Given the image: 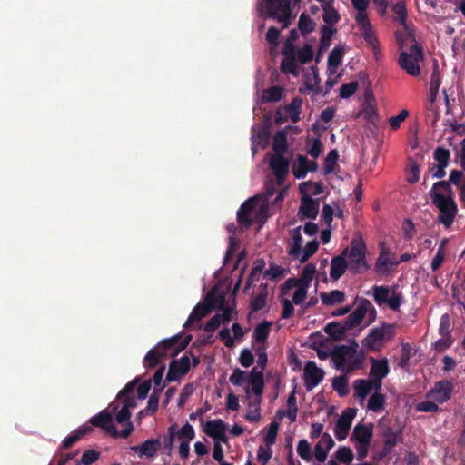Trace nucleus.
I'll return each mask as SVG.
<instances>
[{"label":"nucleus","instance_id":"1","mask_svg":"<svg viewBox=\"0 0 465 465\" xmlns=\"http://www.w3.org/2000/svg\"><path fill=\"white\" fill-rule=\"evenodd\" d=\"M429 194L432 204L440 211L438 221L449 228L453 223L458 213L454 193L450 183L447 181L436 182Z\"/></svg>","mask_w":465,"mask_h":465},{"label":"nucleus","instance_id":"2","mask_svg":"<svg viewBox=\"0 0 465 465\" xmlns=\"http://www.w3.org/2000/svg\"><path fill=\"white\" fill-rule=\"evenodd\" d=\"M359 344L352 340L350 345L334 346V356L339 366L342 365L343 373L351 374L355 371L364 369L366 354L358 350Z\"/></svg>","mask_w":465,"mask_h":465},{"label":"nucleus","instance_id":"3","mask_svg":"<svg viewBox=\"0 0 465 465\" xmlns=\"http://www.w3.org/2000/svg\"><path fill=\"white\" fill-rule=\"evenodd\" d=\"M342 252H345V259L348 258L347 262L350 264V272L352 274H358L370 269V265L366 262V244L361 236L352 238L350 246Z\"/></svg>","mask_w":465,"mask_h":465},{"label":"nucleus","instance_id":"4","mask_svg":"<svg viewBox=\"0 0 465 465\" xmlns=\"http://www.w3.org/2000/svg\"><path fill=\"white\" fill-rule=\"evenodd\" d=\"M413 41L414 44L410 47V53L401 52L398 63L407 74L411 76H418L420 74L419 61L423 59V50L415 39Z\"/></svg>","mask_w":465,"mask_h":465},{"label":"nucleus","instance_id":"5","mask_svg":"<svg viewBox=\"0 0 465 465\" xmlns=\"http://www.w3.org/2000/svg\"><path fill=\"white\" fill-rule=\"evenodd\" d=\"M266 15L282 24V29L291 25V0H264Z\"/></svg>","mask_w":465,"mask_h":465},{"label":"nucleus","instance_id":"6","mask_svg":"<svg viewBox=\"0 0 465 465\" xmlns=\"http://www.w3.org/2000/svg\"><path fill=\"white\" fill-rule=\"evenodd\" d=\"M366 315H368L367 324H371L375 321L377 312L369 300L362 298L360 300L356 309L344 320L347 328H350V330L356 328L361 324Z\"/></svg>","mask_w":465,"mask_h":465},{"label":"nucleus","instance_id":"7","mask_svg":"<svg viewBox=\"0 0 465 465\" xmlns=\"http://www.w3.org/2000/svg\"><path fill=\"white\" fill-rule=\"evenodd\" d=\"M372 291L373 299L379 306L387 304L391 310L398 311L403 302L402 293L397 292L395 288L392 289L391 293L389 286L374 285Z\"/></svg>","mask_w":465,"mask_h":465},{"label":"nucleus","instance_id":"8","mask_svg":"<svg viewBox=\"0 0 465 465\" xmlns=\"http://www.w3.org/2000/svg\"><path fill=\"white\" fill-rule=\"evenodd\" d=\"M192 341V335H187L182 339V334H176L171 338L159 342L155 347L163 352L164 356L175 357L189 345Z\"/></svg>","mask_w":465,"mask_h":465},{"label":"nucleus","instance_id":"9","mask_svg":"<svg viewBox=\"0 0 465 465\" xmlns=\"http://www.w3.org/2000/svg\"><path fill=\"white\" fill-rule=\"evenodd\" d=\"M400 263L399 261L396 260V254L390 252L384 246V243L381 244V252L379 257L375 262V271L377 273L381 275H388L391 272L389 266H397Z\"/></svg>","mask_w":465,"mask_h":465},{"label":"nucleus","instance_id":"10","mask_svg":"<svg viewBox=\"0 0 465 465\" xmlns=\"http://www.w3.org/2000/svg\"><path fill=\"white\" fill-rule=\"evenodd\" d=\"M258 196H253L246 200L237 212V222L245 229L250 228L253 223L252 213L258 205Z\"/></svg>","mask_w":465,"mask_h":465},{"label":"nucleus","instance_id":"11","mask_svg":"<svg viewBox=\"0 0 465 465\" xmlns=\"http://www.w3.org/2000/svg\"><path fill=\"white\" fill-rule=\"evenodd\" d=\"M355 415L356 410L348 408L338 419L334 428V434L339 441L344 440L347 438Z\"/></svg>","mask_w":465,"mask_h":465},{"label":"nucleus","instance_id":"12","mask_svg":"<svg viewBox=\"0 0 465 465\" xmlns=\"http://www.w3.org/2000/svg\"><path fill=\"white\" fill-rule=\"evenodd\" d=\"M324 377V371L314 361H307L303 370L304 385L308 391L319 385Z\"/></svg>","mask_w":465,"mask_h":465},{"label":"nucleus","instance_id":"13","mask_svg":"<svg viewBox=\"0 0 465 465\" xmlns=\"http://www.w3.org/2000/svg\"><path fill=\"white\" fill-rule=\"evenodd\" d=\"M190 371V359L184 354L179 360L172 361L166 375V381H177Z\"/></svg>","mask_w":465,"mask_h":465},{"label":"nucleus","instance_id":"14","mask_svg":"<svg viewBox=\"0 0 465 465\" xmlns=\"http://www.w3.org/2000/svg\"><path fill=\"white\" fill-rule=\"evenodd\" d=\"M452 391V382L448 380H441L434 384L433 388L429 391L428 396L441 404L450 399Z\"/></svg>","mask_w":465,"mask_h":465},{"label":"nucleus","instance_id":"15","mask_svg":"<svg viewBox=\"0 0 465 465\" xmlns=\"http://www.w3.org/2000/svg\"><path fill=\"white\" fill-rule=\"evenodd\" d=\"M290 163L283 155L274 154L270 160V168L274 173L279 186L282 185L288 173Z\"/></svg>","mask_w":465,"mask_h":465},{"label":"nucleus","instance_id":"16","mask_svg":"<svg viewBox=\"0 0 465 465\" xmlns=\"http://www.w3.org/2000/svg\"><path fill=\"white\" fill-rule=\"evenodd\" d=\"M161 440L160 439H148L141 445L132 446L130 449L133 452L136 453L139 458H148L151 459L156 455L158 450L161 448Z\"/></svg>","mask_w":465,"mask_h":465},{"label":"nucleus","instance_id":"17","mask_svg":"<svg viewBox=\"0 0 465 465\" xmlns=\"http://www.w3.org/2000/svg\"><path fill=\"white\" fill-rule=\"evenodd\" d=\"M225 430L226 425L221 419L207 421L203 428V431L209 437L223 442L227 440Z\"/></svg>","mask_w":465,"mask_h":465},{"label":"nucleus","instance_id":"18","mask_svg":"<svg viewBox=\"0 0 465 465\" xmlns=\"http://www.w3.org/2000/svg\"><path fill=\"white\" fill-rule=\"evenodd\" d=\"M112 414L104 410L98 414L93 416L89 421L93 426L102 428L108 434H116L117 429L114 424H112Z\"/></svg>","mask_w":465,"mask_h":465},{"label":"nucleus","instance_id":"19","mask_svg":"<svg viewBox=\"0 0 465 465\" xmlns=\"http://www.w3.org/2000/svg\"><path fill=\"white\" fill-rule=\"evenodd\" d=\"M385 338V332L379 328H373L369 334L362 340V345L370 351H379L382 346V341Z\"/></svg>","mask_w":465,"mask_h":465},{"label":"nucleus","instance_id":"20","mask_svg":"<svg viewBox=\"0 0 465 465\" xmlns=\"http://www.w3.org/2000/svg\"><path fill=\"white\" fill-rule=\"evenodd\" d=\"M347 269L350 271V264L345 259V252L334 256L331 261V278L334 281L339 280Z\"/></svg>","mask_w":465,"mask_h":465},{"label":"nucleus","instance_id":"21","mask_svg":"<svg viewBox=\"0 0 465 465\" xmlns=\"http://www.w3.org/2000/svg\"><path fill=\"white\" fill-rule=\"evenodd\" d=\"M373 435V424H357L351 437V441H355L358 443H367L371 442Z\"/></svg>","mask_w":465,"mask_h":465},{"label":"nucleus","instance_id":"22","mask_svg":"<svg viewBox=\"0 0 465 465\" xmlns=\"http://www.w3.org/2000/svg\"><path fill=\"white\" fill-rule=\"evenodd\" d=\"M319 211V203L310 195L305 194L302 198L299 213L310 219H315Z\"/></svg>","mask_w":465,"mask_h":465},{"label":"nucleus","instance_id":"23","mask_svg":"<svg viewBox=\"0 0 465 465\" xmlns=\"http://www.w3.org/2000/svg\"><path fill=\"white\" fill-rule=\"evenodd\" d=\"M249 381L252 385V392L259 398L257 401V404L259 405L264 388L263 372L258 371L257 367L252 368L249 374Z\"/></svg>","mask_w":465,"mask_h":465},{"label":"nucleus","instance_id":"24","mask_svg":"<svg viewBox=\"0 0 465 465\" xmlns=\"http://www.w3.org/2000/svg\"><path fill=\"white\" fill-rule=\"evenodd\" d=\"M371 370L370 376L377 377L379 379H384L390 372L389 361L387 358L377 360L373 357L370 359Z\"/></svg>","mask_w":465,"mask_h":465},{"label":"nucleus","instance_id":"25","mask_svg":"<svg viewBox=\"0 0 465 465\" xmlns=\"http://www.w3.org/2000/svg\"><path fill=\"white\" fill-rule=\"evenodd\" d=\"M351 331L347 328L346 322H331L324 327V331L333 340L341 341L344 338L346 332Z\"/></svg>","mask_w":465,"mask_h":465},{"label":"nucleus","instance_id":"26","mask_svg":"<svg viewBox=\"0 0 465 465\" xmlns=\"http://www.w3.org/2000/svg\"><path fill=\"white\" fill-rule=\"evenodd\" d=\"M165 359L166 357L163 352L154 346L146 353L143 359V367L145 369H153L157 366L164 365L163 362Z\"/></svg>","mask_w":465,"mask_h":465},{"label":"nucleus","instance_id":"27","mask_svg":"<svg viewBox=\"0 0 465 465\" xmlns=\"http://www.w3.org/2000/svg\"><path fill=\"white\" fill-rule=\"evenodd\" d=\"M213 309V305L211 304H201L198 303L190 313L186 322L184 323L183 327L187 328L191 324L194 323L195 322L200 321L202 318L208 315Z\"/></svg>","mask_w":465,"mask_h":465},{"label":"nucleus","instance_id":"28","mask_svg":"<svg viewBox=\"0 0 465 465\" xmlns=\"http://www.w3.org/2000/svg\"><path fill=\"white\" fill-rule=\"evenodd\" d=\"M93 428L90 426H82L75 431L68 435L62 442L61 448L67 450L70 449L75 442L81 440L85 434L91 432Z\"/></svg>","mask_w":465,"mask_h":465},{"label":"nucleus","instance_id":"29","mask_svg":"<svg viewBox=\"0 0 465 465\" xmlns=\"http://www.w3.org/2000/svg\"><path fill=\"white\" fill-rule=\"evenodd\" d=\"M301 226H298L292 230V245L289 250V254L293 258H299L302 253V235L301 232Z\"/></svg>","mask_w":465,"mask_h":465},{"label":"nucleus","instance_id":"30","mask_svg":"<svg viewBox=\"0 0 465 465\" xmlns=\"http://www.w3.org/2000/svg\"><path fill=\"white\" fill-rule=\"evenodd\" d=\"M309 160L302 154L297 155L296 162L292 165V173L297 179H303L308 173Z\"/></svg>","mask_w":465,"mask_h":465},{"label":"nucleus","instance_id":"31","mask_svg":"<svg viewBox=\"0 0 465 465\" xmlns=\"http://www.w3.org/2000/svg\"><path fill=\"white\" fill-rule=\"evenodd\" d=\"M321 299L323 304L332 306L334 304L342 303L345 301V294L340 290H333L329 293L322 292Z\"/></svg>","mask_w":465,"mask_h":465},{"label":"nucleus","instance_id":"32","mask_svg":"<svg viewBox=\"0 0 465 465\" xmlns=\"http://www.w3.org/2000/svg\"><path fill=\"white\" fill-rule=\"evenodd\" d=\"M283 88L281 86H272L262 92V103L278 102L282 99Z\"/></svg>","mask_w":465,"mask_h":465},{"label":"nucleus","instance_id":"33","mask_svg":"<svg viewBox=\"0 0 465 465\" xmlns=\"http://www.w3.org/2000/svg\"><path fill=\"white\" fill-rule=\"evenodd\" d=\"M345 50L343 46H335L328 56V69L336 70V68L341 64Z\"/></svg>","mask_w":465,"mask_h":465},{"label":"nucleus","instance_id":"34","mask_svg":"<svg viewBox=\"0 0 465 465\" xmlns=\"http://www.w3.org/2000/svg\"><path fill=\"white\" fill-rule=\"evenodd\" d=\"M272 149L275 154L282 155L287 151V135L283 130L278 131L272 140Z\"/></svg>","mask_w":465,"mask_h":465},{"label":"nucleus","instance_id":"35","mask_svg":"<svg viewBox=\"0 0 465 465\" xmlns=\"http://www.w3.org/2000/svg\"><path fill=\"white\" fill-rule=\"evenodd\" d=\"M348 374L342 373V375L334 377L332 379V388L340 397H345L349 393V387H348Z\"/></svg>","mask_w":465,"mask_h":465},{"label":"nucleus","instance_id":"36","mask_svg":"<svg viewBox=\"0 0 465 465\" xmlns=\"http://www.w3.org/2000/svg\"><path fill=\"white\" fill-rule=\"evenodd\" d=\"M306 152L307 153L313 157L318 158L322 152V143L320 137H311L308 136L306 139Z\"/></svg>","mask_w":465,"mask_h":465},{"label":"nucleus","instance_id":"37","mask_svg":"<svg viewBox=\"0 0 465 465\" xmlns=\"http://www.w3.org/2000/svg\"><path fill=\"white\" fill-rule=\"evenodd\" d=\"M224 302H225L224 295L220 294L213 299V304L218 309L223 310V312L219 313L222 323L226 324V323L230 322V321L232 319V310L229 307H224Z\"/></svg>","mask_w":465,"mask_h":465},{"label":"nucleus","instance_id":"38","mask_svg":"<svg viewBox=\"0 0 465 465\" xmlns=\"http://www.w3.org/2000/svg\"><path fill=\"white\" fill-rule=\"evenodd\" d=\"M323 21L328 25H333L340 21L341 15L338 11L331 5V3L322 5Z\"/></svg>","mask_w":465,"mask_h":465},{"label":"nucleus","instance_id":"39","mask_svg":"<svg viewBox=\"0 0 465 465\" xmlns=\"http://www.w3.org/2000/svg\"><path fill=\"white\" fill-rule=\"evenodd\" d=\"M302 104V99L299 97H295L288 105L285 106V111L289 113L290 119L294 124L300 121Z\"/></svg>","mask_w":465,"mask_h":465},{"label":"nucleus","instance_id":"40","mask_svg":"<svg viewBox=\"0 0 465 465\" xmlns=\"http://www.w3.org/2000/svg\"><path fill=\"white\" fill-rule=\"evenodd\" d=\"M298 27L303 36L311 34L315 29V23L306 13H302L298 22Z\"/></svg>","mask_w":465,"mask_h":465},{"label":"nucleus","instance_id":"41","mask_svg":"<svg viewBox=\"0 0 465 465\" xmlns=\"http://www.w3.org/2000/svg\"><path fill=\"white\" fill-rule=\"evenodd\" d=\"M355 396L360 399H365L371 391V382L370 380L357 379L353 382Z\"/></svg>","mask_w":465,"mask_h":465},{"label":"nucleus","instance_id":"42","mask_svg":"<svg viewBox=\"0 0 465 465\" xmlns=\"http://www.w3.org/2000/svg\"><path fill=\"white\" fill-rule=\"evenodd\" d=\"M271 322H263L262 323L258 324L253 331V339L264 345L266 342L269 333H270Z\"/></svg>","mask_w":465,"mask_h":465},{"label":"nucleus","instance_id":"43","mask_svg":"<svg viewBox=\"0 0 465 465\" xmlns=\"http://www.w3.org/2000/svg\"><path fill=\"white\" fill-rule=\"evenodd\" d=\"M386 398L380 392H374L368 401V409L374 411L380 412L385 408Z\"/></svg>","mask_w":465,"mask_h":465},{"label":"nucleus","instance_id":"44","mask_svg":"<svg viewBox=\"0 0 465 465\" xmlns=\"http://www.w3.org/2000/svg\"><path fill=\"white\" fill-rule=\"evenodd\" d=\"M316 273V266L313 263H307L302 272L301 277L297 280L301 283L302 286H305L309 288L311 282L312 281L314 275Z\"/></svg>","mask_w":465,"mask_h":465},{"label":"nucleus","instance_id":"45","mask_svg":"<svg viewBox=\"0 0 465 465\" xmlns=\"http://www.w3.org/2000/svg\"><path fill=\"white\" fill-rule=\"evenodd\" d=\"M281 71L284 74H291L294 76L298 75L297 58L295 57H285L281 63Z\"/></svg>","mask_w":465,"mask_h":465},{"label":"nucleus","instance_id":"46","mask_svg":"<svg viewBox=\"0 0 465 465\" xmlns=\"http://www.w3.org/2000/svg\"><path fill=\"white\" fill-rule=\"evenodd\" d=\"M300 191L304 194L319 195L323 193V185L322 183L303 182L300 184Z\"/></svg>","mask_w":465,"mask_h":465},{"label":"nucleus","instance_id":"47","mask_svg":"<svg viewBox=\"0 0 465 465\" xmlns=\"http://www.w3.org/2000/svg\"><path fill=\"white\" fill-rule=\"evenodd\" d=\"M319 248V242L317 240H312L309 242L303 250H302V253L298 258L301 263H305L317 251Z\"/></svg>","mask_w":465,"mask_h":465},{"label":"nucleus","instance_id":"48","mask_svg":"<svg viewBox=\"0 0 465 465\" xmlns=\"http://www.w3.org/2000/svg\"><path fill=\"white\" fill-rule=\"evenodd\" d=\"M336 29L332 28L330 25H323L321 29V39H320V45L321 48L325 49L328 48L331 45V38L333 35L335 34Z\"/></svg>","mask_w":465,"mask_h":465},{"label":"nucleus","instance_id":"49","mask_svg":"<svg viewBox=\"0 0 465 465\" xmlns=\"http://www.w3.org/2000/svg\"><path fill=\"white\" fill-rule=\"evenodd\" d=\"M313 58L312 47L306 44L297 51V62L302 64H308Z\"/></svg>","mask_w":465,"mask_h":465},{"label":"nucleus","instance_id":"50","mask_svg":"<svg viewBox=\"0 0 465 465\" xmlns=\"http://www.w3.org/2000/svg\"><path fill=\"white\" fill-rule=\"evenodd\" d=\"M392 12L397 15L394 19L402 25H406L407 8L404 2H397L392 5Z\"/></svg>","mask_w":465,"mask_h":465},{"label":"nucleus","instance_id":"51","mask_svg":"<svg viewBox=\"0 0 465 465\" xmlns=\"http://www.w3.org/2000/svg\"><path fill=\"white\" fill-rule=\"evenodd\" d=\"M453 342L454 338L452 336H441L440 339L432 343V348L437 352H443L450 349Z\"/></svg>","mask_w":465,"mask_h":465},{"label":"nucleus","instance_id":"52","mask_svg":"<svg viewBox=\"0 0 465 465\" xmlns=\"http://www.w3.org/2000/svg\"><path fill=\"white\" fill-rule=\"evenodd\" d=\"M360 32L363 39L367 44L371 45L373 48H376L378 45V39L376 35L372 29L371 25L360 28Z\"/></svg>","mask_w":465,"mask_h":465},{"label":"nucleus","instance_id":"53","mask_svg":"<svg viewBox=\"0 0 465 465\" xmlns=\"http://www.w3.org/2000/svg\"><path fill=\"white\" fill-rule=\"evenodd\" d=\"M451 331L450 317L448 313H444L440 319L439 334L440 336H452Z\"/></svg>","mask_w":465,"mask_h":465},{"label":"nucleus","instance_id":"54","mask_svg":"<svg viewBox=\"0 0 465 465\" xmlns=\"http://www.w3.org/2000/svg\"><path fill=\"white\" fill-rule=\"evenodd\" d=\"M353 457V452L350 447H340L335 452V458L342 463H351Z\"/></svg>","mask_w":465,"mask_h":465},{"label":"nucleus","instance_id":"55","mask_svg":"<svg viewBox=\"0 0 465 465\" xmlns=\"http://www.w3.org/2000/svg\"><path fill=\"white\" fill-rule=\"evenodd\" d=\"M433 156L434 159L438 162V164L448 166L450 158V152L446 148L438 147L435 149Z\"/></svg>","mask_w":465,"mask_h":465},{"label":"nucleus","instance_id":"56","mask_svg":"<svg viewBox=\"0 0 465 465\" xmlns=\"http://www.w3.org/2000/svg\"><path fill=\"white\" fill-rule=\"evenodd\" d=\"M247 380H249V376L239 368H235L229 378L230 382L234 386H242Z\"/></svg>","mask_w":465,"mask_h":465},{"label":"nucleus","instance_id":"57","mask_svg":"<svg viewBox=\"0 0 465 465\" xmlns=\"http://www.w3.org/2000/svg\"><path fill=\"white\" fill-rule=\"evenodd\" d=\"M338 157L339 155L336 150H331V152H329L325 158L324 174H330L334 171V167L337 164Z\"/></svg>","mask_w":465,"mask_h":465},{"label":"nucleus","instance_id":"58","mask_svg":"<svg viewBox=\"0 0 465 465\" xmlns=\"http://www.w3.org/2000/svg\"><path fill=\"white\" fill-rule=\"evenodd\" d=\"M384 436V447L387 450H391L396 446L398 442V433L395 432L391 427H388L383 433Z\"/></svg>","mask_w":465,"mask_h":465},{"label":"nucleus","instance_id":"59","mask_svg":"<svg viewBox=\"0 0 465 465\" xmlns=\"http://www.w3.org/2000/svg\"><path fill=\"white\" fill-rule=\"evenodd\" d=\"M440 86V74H439V72L437 70V66H436L434 71L431 74V76H430V91L431 100H434L436 98Z\"/></svg>","mask_w":465,"mask_h":465},{"label":"nucleus","instance_id":"60","mask_svg":"<svg viewBox=\"0 0 465 465\" xmlns=\"http://www.w3.org/2000/svg\"><path fill=\"white\" fill-rule=\"evenodd\" d=\"M358 87H359V84L356 81L343 84L340 88V96L341 98H349L355 94Z\"/></svg>","mask_w":465,"mask_h":465},{"label":"nucleus","instance_id":"61","mask_svg":"<svg viewBox=\"0 0 465 465\" xmlns=\"http://www.w3.org/2000/svg\"><path fill=\"white\" fill-rule=\"evenodd\" d=\"M297 452L302 460L306 461H310L312 460L311 445L306 440H302L299 441L297 446Z\"/></svg>","mask_w":465,"mask_h":465},{"label":"nucleus","instance_id":"62","mask_svg":"<svg viewBox=\"0 0 465 465\" xmlns=\"http://www.w3.org/2000/svg\"><path fill=\"white\" fill-rule=\"evenodd\" d=\"M267 302V293H260L251 300V310L252 312H259L263 309Z\"/></svg>","mask_w":465,"mask_h":465},{"label":"nucleus","instance_id":"63","mask_svg":"<svg viewBox=\"0 0 465 465\" xmlns=\"http://www.w3.org/2000/svg\"><path fill=\"white\" fill-rule=\"evenodd\" d=\"M100 458V453L94 450H85L81 458V465H92Z\"/></svg>","mask_w":465,"mask_h":465},{"label":"nucleus","instance_id":"64","mask_svg":"<svg viewBox=\"0 0 465 465\" xmlns=\"http://www.w3.org/2000/svg\"><path fill=\"white\" fill-rule=\"evenodd\" d=\"M177 436L179 439H184V441L189 442L195 437L194 429L191 424L187 422L177 432Z\"/></svg>","mask_w":465,"mask_h":465}]
</instances>
